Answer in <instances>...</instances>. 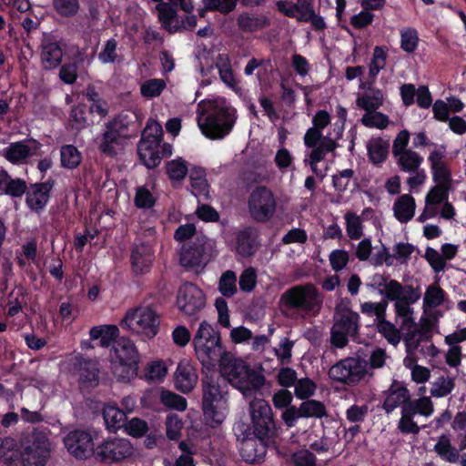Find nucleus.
<instances>
[{"instance_id":"obj_15","label":"nucleus","mask_w":466,"mask_h":466,"mask_svg":"<svg viewBox=\"0 0 466 466\" xmlns=\"http://www.w3.org/2000/svg\"><path fill=\"white\" fill-rule=\"evenodd\" d=\"M214 242L205 235L197 236L183 246L180 264L184 268H195L206 265L212 257Z\"/></svg>"},{"instance_id":"obj_21","label":"nucleus","mask_w":466,"mask_h":466,"mask_svg":"<svg viewBox=\"0 0 466 466\" xmlns=\"http://www.w3.org/2000/svg\"><path fill=\"white\" fill-rule=\"evenodd\" d=\"M56 185L54 177L46 181L31 183L25 192V204L27 208L36 214H40L47 206L53 188Z\"/></svg>"},{"instance_id":"obj_64","label":"nucleus","mask_w":466,"mask_h":466,"mask_svg":"<svg viewBox=\"0 0 466 466\" xmlns=\"http://www.w3.org/2000/svg\"><path fill=\"white\" fill-rule=\"evenodd\" d=\"M239 289L243 292H251L257 285V272L253 268H248L241 273L238 280Z\"/></svg>"},{"instance_id":"obj_37","label":"nucleus","mask_w":466,"mask_h":466,"mask_svg":"<svg viewBox=\"0 0 466 466\" xmlns=\"http://www.w3.org/2000/svg\"><path fill=\"white\" fill-rule=\"evenodd\" d=\"M360 316L357 312L349 310L342 314L339 319L336 320L334 326L336 329H341L350 336H355L360 329Z\"/></svg>"},{"instance_id":"obj_34","label":"nucleus","mask_w":466,"mask_h":466,"mask_svg":"<svg viewBox=\"0 0 466 466\" xmlns=\"http://www.w3.org/2000/svg\"><path fill=\"white\" fill-rule=\"evenodd\" d=\"M238 25L242 31L254 33L268 26L270 20L264 15L242 14L238 18Z\"/></svg>"},{"instance_id":"obj_39","label":"nucleus","mask_w":466,"mask_h":466,"mask_svg":"<svg viewBox=\"0 0 466 466\" xmlns=\"http://www.w3.org/2000/svg\"><path fill=\"white\" fill-rule=\"evenodd\" d=\"M121 138L111 129L106 128L99 143L100 152L107 157H115L117 154V147L120 145Z\"/></svg>"},{"instance_id":"obj_41","label":"nucleus","mask_w":466,"mask_h":466,"mask_svg":"<svg viewBox=\"0 0 466 466\" xmlns=\"http://www.w3.org/2000/svg\"><path fill=\"white\" fill-rule=\"evenodd\" d=\"M87 106L85 103H78L71 107L69 122L72 129L79 131L87 127Z\"/></svg>"},{"instance_id":"obj_2","label":"nucleus","mask_w":466,"mask_h":466,"mask_svg":"<svg viewBox=\"0 0 466 466\" xmlns=\"http://www.w3.org/2000/svg\"><path fill=\"white\" fill-rule=\"evenodd\" d=\"M192 345L197 359L203 368L213 370L219 360L228 353L222 343L220 331L217 326L211 325L208 320L203 319L196 330Z\"/></svg>"},{"instance_id":"obj_61","label":"nucleus","mask_w":466,"mask_h":466,"mask_svg":"<svg viewBox=\"0 0 466 466\" xmlns=\"http://www.w3.org/2000/svg\"><path fill=\"white\" fill-rule=\"evenodd\" d=\"M316 388V383L309 378L298 380L295 384V396L299 400H307L315 393Z\"/></svg>"},{"instance_id":"obj_45","label":"nucleus","mask_w":466,"mask_h":466,"mask_svg":"<svg viewBox=\"0 0 466 466\" xmlns=\"http://www.w3.org/2000/svg\"><path fill=\"white\" fill-rule=\"evenodd\" d=\"M455 388V379L440 376L431 384V394L435 398H442L449 395Z\"/></svg>"},{"instance_id":"obj_22","label":"nucleus","mask_w":466,"mask_h":466,"mask_svg":"<svg viewBox=\"0 0 466 466\" xmlns=\"http://www.w3.org/2000/svg\"><path fill=\"white\" fill-rule=\"evenodd\" d=\"M42 145L34 138L10 143L2 150V156L15 166L27 164L28 159L36 155Z\"/></svg>"},{"instance_id":"obj_55","label":"nucleus","mask_w":466,"mask_h":466,"mask_svg":"<svg viewBox=\"0 0 466 466\" xmlns=\"http://www.w3.org/2000/svg\"><path fill=\"white\" fill-rule=\"evenodd\" d=\"M165 87L166 83L163 79L152 78L141 85L140 92L144 97L153 98L160 96Z\"/></svg>"},{"instance_id":"obj_6","label":"nucleus","mask_w":466,"mask_h":466,"mask_svg":"<svg viewBox=\"0 0 466 466\" xmlns=\"http://www.w3.org/2000/svg\"><path fill=\"white\" fill-rule=\"evenodd\" d=\"M235 116L229 108L214 106L208 112L203 110L198 116V125L202 134L209 139H221L230 133Z\"/></svg>"},{"instance_id":"obj_12","label":"nucleus","mask_w":466,"mask_h":466,"mask_svg":"<svg viewBox=\"0 0 466 466\" xmlns=\"http://www.w3.org/2000/svg\"><path fill=\"white\" fill-rule=\"evenodd\" d=\"M163 140L162 126L152 119H149L144 128L141 138L137 143V155L141 163L148 169L159 166L158 157L154 155L152 147L160 146Z\"/></svg>"},{"instance_id":"obj_52","label":"nucleus","mask_w":466,"mask_h":466,"mask_svg":"<svg viewBox=\"0 0 466 466\" xmlns=\"http://www.w3.org/2000/svg\"><path fill=\"white\" fill-rule=\"evenodd\" d=\"M132 123L133 121L129 119L127 115L119 114L106 124V128L111 129L121 137H127L129 136L128 128Z\"/></svg>"},{"instance_id":"obj_49","label":"nucleus","mask_w":466,"mask_h":466,"mask_svg":"<svg viewBox=\"0 0 466 466\" xmlns=\"http://www.w3.org/2000/svg\"><path fill=\"white\" fill-rule=\"evenodd\" d=\"M378 331L388 340L391 345H398L400 341V333L397 328L390 321L383 319H379L377 324Z\"/></svg>"},{"instance_id":"obj_18","label":"nucleus","mask_w":466,"mask_h":466,"mask_svg":"<svg viewBox=\"0 0 466 466\" xmlns=\"http://www.w3.org/2000/svg\"><path fill=\"white\" fill-rule=\"evenodd\" d=\"M176 303L179 312L195 316L205 308L206 296L196 284L185 282L178 288Z\"/></svg>"},{"instance_id":"obj_5","label":"nucleus","mask_w":466,"mask_h":466,"mask_svg":"<svg viewBox=\"0 0 466 466\" xmlns=\"http://www.w3.org/2000/svg\"><path fill=\"white\" fill-rule=\"evenodd\" d=\"M201 387L204 420L209 427L218 428L225 419L223 412L219 410L224 398L219 378L215 373L205 374L201 380Z\"/></svg>"},{"instance_id":"obj_46","label":"nucleus","mask_w":466,"mask_h":466,"mask_svg":"<svg viewBox=\"0 0 466 466\" xmlns=\"http://www.w3.org/2000/svg\"><path fill=\"white\" fill-rule=\"evenodd\" d=\"M160 402L167 408L178 411H184L187 409V400L170 390H163L159 396Z\"/></svg>"},{"instance_id":"obj_4","label":"nucleus","mask_w":466,"mask_h":466,"mask_svg":"<svg viewBox=\"0 0 466 466\" xmlns=\"http://www.w3.org/2000/svg\"><path fill=\"white\" fill-rule=\"evenodd\" d=\"M112 372L118 381L127 382L137 377L140 354L134 341L127 337H119L113 345Z\"/></svg>"},{"instance_id":"obj_23","label":"nucleus","mask_w":466,"mask_h":466,"mask_svg":"<svg viewBox=\"0 0 466 466\" xmlns=\"http://www.w3.org/2000/svg\"><path fill=\"white\" fill-rule=\"evenodd\" d=\"M41 62L45 69L58 67L63 59V42L51 33H44L41 40Z\"/></svg>"},{"instance_id":"obj_16","label":"nucleus","mask_w":466,"mask_h":466,"mask_svg":"<svg viewBox=\"0 0 466 466\" xmlns=\"http://www.w3.org/2000/svg\"><path fill=\"white\" fill-rule=\"evenodd\" d=\"M276 199L266 186H258L250 193L248 200L251 218L259 223L268 221L276 211Z\"/></svg>"},{"instance_id":"obj_50","label":"nucleus","mask_w":466,"mask_h":466,"mask_svg":"<svg viewBox=\"0 0 466 466\" xmlns=\"http://www.w3.org/2000/svg\"><path fill=\"white\" fill-rule=\"evenodd\" d=\"M126 433L133 438L144 437L149 431L147 422L141 418H132L126 421L124 426Z\"/></svg>"},{"instance_id":"obj_62","label":"nucleus","mask_w":466,"mask_h":466,"mask_svg":"<svg viewBox=\"0 0 466 466\" xmlns=\"http://www.w3.org/2000/svg\"><path fill=\"white\" fill-rule=\"evenodd\" d=\"M117 41L115 38L108 39L98 54V60L102 64H114L117 59Z\"/></svg>"},{"instance_id":"obj_63","label":"nucleus","mask_w":466,"mask_h":466,"mask_svg":"<svg viewBox=\"0 0 466 466\" xmlns=\"http://www.w3.org/2000/svg\"><path fill=\"white\" fill-rule=\"evenodd\" d=\"M391 282H399L396 279H390L389 275L376 273L371 277L370 283L367 286L372 289L379 290V293L386 299V290Z\"/></svg>"},{"instance_id":"obj_56","label":"nucleus","mask_w":466,"mask_h":466,"mask_svg":"<svg viewBox=\"0 0 466 466\" xmlns=\"http://www.w3.org/2000/svg\"><path fill=\"white\" fill-rule=\"evenodd\" d=\"M451 187L442 185H435L432 187L425 198L427 206H436L443 203L448 199Z\"/></svg>"},{"instance_id":"obj_48","label":"nucleus","mask_w":466,"mask_h":466,"mask_svg":"<svg viewBox=\"0 0 466 466\" xmlns=\"http://www.w3.org/2000/svg\"><path fill=\"white\" fill-rule=\"evenodd\" d=\"M27 189L26 181L20 177H10L0 195H7L14 198H22Z\"/></svg>"},{"instance_id":"obj_13","label":"nucleus","mask_w":466,"mask_h":466,"mask_svg":"<svg viewBox=\"0 0 466 466\" xmlns=\"http://www.w3.org/2000/svg\"><path fill=\"white\" fill-rule=\"evenodd\" d=\"M134 447L129 440L124 438H107L96 442L94 458L96 461L112 464L130 457Z\"/></svg>"},{"instance_id":"obj_31","label":"nucleus","mask_w":466,"mask_h":466,"mask_svg":"<svg viewBox=\"0 0 466 466\" xmlns=\"http://www.w3.org/2000/svg\"><path fill=\"white\" fill-rule=\"evenodd\" d=\"M83 94L90 103L88 106V112L91 115H97L101 118H104L107 116L108 104L105 99L102 98L101 95L94 85H87Z\"/></svg>"},{"instance_id":"obj_28","label":"nucleus","mask_w":466,"mask_h":466,"mask_svg":"<svg viewBox=\"0 0 466 466\" xmlns=\"http://www.w3.org/2000/svg\"><path fill=\"white\" fill-rule=\"evenodd\" d=\"M216 68L218 71L220 80L231 90H240L231 65V59L228 54H218L215 61Z\"/></svg>"},{"instance_id":"obj_1","label":"nucleus","mask_w":466,"mask_h":466,"mask_svg":"<svg viewBox=\"0 0 466 466\" xmlns=\"http://www.w3.org/2000/svg\"><path fill=\"white\" fill-rule=\"evenodd\" d=\"M221 374L234 388L245 397L255 395L264 386L265 376L250 368L241 359L235 358L229 352L218 363Z\"/></svg>"},{"instance_id":"obj_24","label":"nucleus","mask_w":466,"mask_h":466,"mask_svg":"<svg viewBox=\"0 0 466 466\" xmlns=\"http://www.w3.org/2000/svg\"><path fill=\"white\" fill-rule=\"evenodd\" d=\"M155 260L153 247L145 242L134 244L130 252L131 271L135 276L150 272Z\"/></svg>"},{"instance_id":"obj_19","label":"nucleus","mask_w":466,"mask_h":466,"mask_svg":"<svg viewBox=\"0 0 466 466\" xmlns=\"http://www.w3.org/2000/svg\"><path fill=\"white\" fill-rule=\"evenodd\" d=\"M157 5L158 20L162 27L170 34L179 32V17L177 7L179 6L184 12L190 14L194 5L192 0H168Z\"/></svg>"},{"instance_id":"obj_11","label":"nucleus","mask_w":466,"mask_h":466,"mask_svg":"<svg viewBox=\"0 0 466 466\" xmlns=\"http://www.w3.org/2000/svg\"><path fill=\"white\" fill-rule=\"evenodd\" d=\"M50 456L48 436L42 431H33L22 441V461L25 466H46Z\"/></svg>"},{"instance_id":"obj_17","label":"nucleus","mask_w":466,"mask_h":466,"mask_svg":"<svg viewBox=\"0 0 466 466\" xmlns=\"http://www.w3.org/2000/svg\"><path fill=\"white\" fill-rule=\"evenodd\" d=\"M97 434L85 430L71 431L65 438L64 443L68 452L77 460H86L94 456Z\"/></svg>"},{"instance_id":"obj_29","label":"nucleus","mask_w":466,"mask_h":466,"mask_svg":"<svg viewBox=\"0 0 466 466\" xmlns=\"http://www.w3.org/2000/svg\"><path fill=\"white\" fill-rule=\"evenodd\" d=\"M410 396V391L405 386L397 385L394 381L388 390V395L382 403V409L387 414H390L399 406L403 405L406 400H409Z\"/></svg>"},{"instance_id":"obj_3","label":"nucleus","mask_w":466,"mask_h":466,"mask_svg":"<svg viewBox=\"0 0 466 466\" xmlns=\"http://www.w3.org/2000/svg\"><path fill=\"white\" fill-rule=\"evenodd\" d=\"M122 329L147 341L153 339L159 332L160 316L151 307H138L128 309L119 322Z\"/></svg>"},{"instance_id":"obj_8","label":"nucleus","mask_w":466,"mask_h":466,"mask_svg":"<svg viewBox=\"0 0 466 466\" xmlns=\"http://www.w3.org/2000/svg\"><path fill=\"white\" fill-rule=\"evenodd\" d=\"M72 366L78 390L84 395L91 394L105 380L106 373L96 359L87 358L78 353L75 356Z\"/></svg>"},{"instance_id":"obj_7","label":"nucleus","mask_w":466,"mask_h":466,"mask_svg":"<svg viewBox=\"0 0 466 466\" xmlns=\"http://www.w3.org/2000/svg\"><path fill=\"white\" fill-rule=\"evenodd\" d=\"M280 304L289 309L306 313L318 312L321 306L319 292L311 283L296 285L288 289L279 299Z\"/></svg>"},{"instance_id":"obj_27","label":"nucleus","mask_w":466,"mask_h":466,"mask_svg":"<svg viewBox=\"0 0 466 466\" xmlns=\"http://www.w3.org/2000/svg\"><path fill=\"white\" fill-rule=\"evenodd\" d=\"M258 230L253 227L239 230L236 236L237 252L243 258L252 257L258 246Z\"/></svg>"},{"instance_id":"obj_51","label":"nucleus","mask_w":466,"mask_h":466,"mask_svg":"<svg viewBox=\"0 0 466 466\" xmlns=\"http://www.w3.org/2000/svg\"><path fill=\"white\" fill-rule=\"evenodd\" d=\"M166 168L168 177L172 181H181L187 174V162L180 157L168 161Z\"/></svg>"},{"instance_id":"obj_44","label":"nucleus","mask_w":466,"mask_h":466,"mask_svg":"<svg viewBox=\"0 0 466 466\" xmlns=\"http://www.w3.org/2000/svg\"><path fill=\"white\" fill-rule=\"evenodd\" d=\"M387 48L385 46H376L373 50L372 58L369 65V76L370 78H377L380 71L386 66Z\"/></svg>"},{"instance_id":"obj_36","label":"nucleus","mask_w":466,"mask_h":466,"mask_svg":"<svg viewBox=\"0 0 466 466\" xmlns=\"http://www.w3.org/2000/svg\"><path fill=\"white\" fill-rule=\"evenodd\" d=\"M82 153L74 145H63L60 147V165L62 167L73 170L82 162Z\"/></svg>"},{"instance_id":"obj_32","label":"nucleus","mask_w":466,"mask_h":466,"mask_svg":"<svg viewBox=\"0 0 466 466\" xmlns=\"http://www.w3.org/2000/svg\"><path fill=\"white\" fill-rule=\"evenodd\" d=\"M415 208L414 198L410 194H403L393 205L394 216L400 223H407L414 217Z\"/></svg>"},{"instance_id":"obj_9","label":"nucleus","mask_w":466,"mask_h":466,"mask_svg":"<svg viewBox=\"0 0 466 466\" xmlns=\"http://www.w3.org/2000/svg\"><path fill=\"white\" fill-rule=\"evenodd\" d=\"M251 418L250 433L260 440L273 441L276 436V422L270 405L262 399H255L249 403Z\"/></svg>"},{"instance_id":"obj_60","label":"nucleus","mask_w":466,"mask_h":466,"mask_svg":"<svg viewBox=\"0 0 466 466\" xmlns=\"http://www.w3.org/2000/svg\"><path fill=\"white\" fill-rule=\"evenodd\" d=\"M355 172L351 168L338 171L332 175V186L339 193H344L350 185V179L354 177Z\"/></svg>"},{"instance_id":"obj_40","label":"nucleus","mask_w":466,"mask_h":466,"mask_svg":"<svg viewBox=\"0 0 466 466\" xmlns=\"http://www.w3.org/2000/svg\"><path fill=\"white\" fill-rule=\"evenodd\" d=\"M446 297V292L440 285L434 283L426 289L423 298V307L434 309L443 304Z\"/></svg>"},{"instance_id":"obj_57","label":"nucleus","mask_w":466,"mask_h":466,"mask_svg":"<svg viewBox=\"0 0 466 466\" xmlns=\"http://www.w3.org/2000/svg\"><path fill=\"white\" fill-rule=\"evenodd\" d=\"M134 203L139 209H149L155 206L156 198L146 187H138L136 190Z\"/></svg>"},{"instance_id":"obj_25","label":"nucleus","mask_w":466,"mask_h":466,"mask_svg":"<svg viewBox=\"0 0 466 466\" xmlns=\"http://www.w3.org/2000/svg\"><path fill=\"white\" fill-rule=\"evenodd\" d=\"M444 151L434 150L428 157L431 164L432 179L436 185H442L451 187V173L446 163L443 161Z\"/></svg>"},{"instance_id":"obj_38","label":"nucleus","mask_w":466,"mask_h":466,"mask_svg":"<svg viewBox=\"0 0 466 466\" xmlns=\"http://www.w3.org/2000/svg\"><path fill=\"white\" fill-rule=\"evenodd\" d=\"M397 157L400 168L408 173L416 172L423 162V157L413 150L404 151Z\"/></svg>"},{"instance_id":"obj_59","label":"nucleus","mask_w":466,"mask_h":466,"mask_svg":"<svg viewBox=\"0 0 466 466\" xmlns=\"http://www.w3.org/2000/svg\"><path fill=\"white\" fill-rule=\"evenodd\" d=\"M419 44L418 32L414 28H407L400 34V47L406 53H413Z\"/></svg>"},{"instance_id":"obj_42","label":"nucleus","mask_w":466,"mask_h":466,"mask_svg":"<svg viewBox=\"0 0 466 466\" xmlns=\"http://www.w3.org/2000/svg\"><path fill=\"white\" fill-rule=\"evenodd\" d=\"M55 12L64 18L76 16L80 9L79 0H52Z\"/></svg>"},{"instance_id":"obj_26","label":"nucleus","mask_w":466,"mask_h":466,"mask_svg":"<svg viewBox=\"0 0 466 466\" xmlns=\"http://www.w3.org/2000/svg\"><path fill=\"white\" fill-rule=\"evenodd\" d=\"M198 373L196 369L187 361L178 363L175 372L176 388L183 392H190L198 382Z\"/></svg>"},{"instance_id":"obj_47","label":"nucleus","mask_w":466,"mask_h":466,"mask_svg":"<svg viewBox=\"0 0 466 466\" xmlns=\"http://www.w3.org/2000/svg\"><path fill=\"white\" fill-rule=\"evenodd\" d=\"M360 121L366 127L379 129H385L390 123L389 116L378 110L365 113Z\"/></svg>"},{"instance_id":"obj_53","label":"nucleus","mask_w":466,"mask_h":466,"mask_svg":"<svg viewBox=\"0 0 466 466\" xmlns=\"http://www.w3.org/2000/svg\"><path fill=\"white\" fill-rule=\"evenodd\" d=\"M345 220L349 238L353 240L360 239L363 235V226L360 218L355 213L348 212L345 215Z\"/></svg>"},{"instance_id":"obj_54","label":"nucleus","mask_w":466,"mask_h":466,"mask_svg":"<svg viewBox=\"0 0 466 466\" xmlns=\"http://www.w3.org/2000/svg\"><path fill=\"white\" fill-rule=\"evenodd\" d=\"M237 277L232 270H227L222 274L218 283L219 292L227 298H230L237 292Z\"/></svg>"},{"instance_id":"obj_14","label":"nucleus","mask_w":466,"mask_h":466,"mask_svg":"<svg viewBox=\"0 0 466 466\" xmlns=\"http://www.w3.org/2000/svg\"><path fill=\"white\" fill-rule=\"evenodd\" d=\"M365 363L359 358L348 357L332 365L329 371V378L334 381L347 386L357 385L366 375Z\"/></svg>"},{"instance_id":"obj_58","label":"nucleus","mask_w":466,"mask_h":466,"mask_svg":"<svg viewBox=\"0 0 466 466\" xmlns=\"http://www.w3.org/2000/svg\"><path fill=\"white\" fill-rule=\"evenodd\" d=\"M388 302L386 299H382L380 302H364L360 305V310L363 314L371 317L376 316L377 319H383L386 316Z\"/></svg>"},{"instance_id":"obj_43","label":"nucleus","mask_w":466,"mask_h":466,"mask_svg":"<svg viewBox=\"0 0 466 466\" xmlns=\"http://www.w3.org/2000/svg\"><path fill=\"white\" fill-rule=\"evenodd\" d=\"M299 407L303 418L321 419L327 415L324 403L317 400H303Z\"/></svg>"},{"instance_id":"obj_20","label":"nucleus","mask_w":466,"mask_h":466,"mask_svg":"<svg viewBox=\"0 0 466 466\" xmlns=\"http://www.w3.org/2000/svg\"><path fill=\"white\" fill-rule=\"evenodd\" d=\"M236 435L240 441V455L247 463L255 464L263 461L269 441L252 436L250 429H245L240 434Z\"/></svg>"},{"instance_id":"obj_10","label":"nucleus","mask_w":466,"mask_h":466,"mask_svg":"<svg viewBox=\"0 0 466 466\" xmlns=\"http://www.w3.org/2000/svg\"><path fill=\"white\" fill-rule=\"evenodd\" d=\"M421 297L419 286L402 285L400 282H391L386 290V299L394 301V309L397 316L403 318L405 322L412 321L413 309L410 307Z\"/></svg>"},{"instance_id":"obj_33","label":"nucleus","mask_w":466,"mask_h":466,"mask_svg":"<svg viewBox=\"0 0 466 466\" xmlns=\"http://www.w3.org/2000/svg\"><path fill=\"white\" fill-rule=\"evenodd\" d=\"M390 143L381 137L372 138L367 144L370 161L376 166L384 163L389 155Z\"/></svg>"},{"instance_id":"obj_30","label":"nucleus","mask_w":466,"mask_h":466,"mask_svg":"<svg viewBox=\"0 0 466 466\" xmlns=\"http://www.w3.org/2000/svg\"><path fill=\"white\" fill-rule=\"evenodd\" d=\"M103 419L106 429L111 432H116L124 428L127 416L116 404L106 403L103 407Z\"/></svg>"},{"instance_id":"obj_35","label":"nucleus","mask_w":466,"mask_h":466,"mask_svg":"<svg viewBox=\"0 0 466 466\" xmlns=\"http://www.w3.org/2000/svg\"><path fill=\"white\" fill-rule=\"evenodd\" d=\"M383 102L384 94L381 89L373 90L371 93L365 92L356 99V105L366 113L380 109Z\"/></svg>"}]
</instances>
